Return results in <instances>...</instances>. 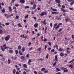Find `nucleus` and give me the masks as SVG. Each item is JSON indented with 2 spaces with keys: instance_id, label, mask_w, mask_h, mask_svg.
Returning a JSON list of instances; mask_svg holds the SVG:
<instances>
[{
  "instance_id": "obj_55",
  "label": "nucleus",
  "mask_w": 74,
  "mask_h": 74,
  "mask_svg": "<svg viewBox=\"0 0 74 74\" xmlns=\"http://www.w3.org/2000/svg\"><path fill=\"white\" fill-rule=\"evenodd\" d=\"M34 18L35 19V21H36V17H34Z\"/></svg>"
},
{
  "instance_id": "obj_32",
  "label": "nucleus",
  "mask_w": 74,
  "mask_h": 74,
  "mask_svg": "<svg viewBox=\"0 0 74 74\" xmlns=\"http://www.w3.org/2000/svg\"><path fill=\"white\" fill-rule=\"evenodd\" d=\"M56 62L53 64V67H55V65H56Z\"/></svg>"
},
{
  "instance_id": "obj_10",
  "label": "nucleus",
  "mask_w": 74,
  "mask_h": 74,
  "mask_svg": "<svg viewBox=\"0 0 74 74\" xmlns=\"http://www.w3.org/2000/svg\"><path fill=\"white\" fill-rule=\"evenodd\" d=\"M34 27L35 28L37 27H38V24L37 23H35V24L34 25Z\"/></svg>"
},
{
  "instance_id": "obj_34",
  "label": "nucleus",
  "mask_w": 74,
  "mask_h": 74,
  "mask_svg": "<svg viewBox=\"0 0 74 74\" xmlns=\"http://www.w3.org/2000/svg\"><path fill=\"white\" fill-rule=\"evenodd\" d=\"M45 70V68H42V69H41V71H43Z\"/></svg>"
},
{
  "instance_id": "obj_5",
  "label": "nucleus",
  "mask_w": 74,
  "mask_h": 74,
  "mask_svg": "<svg viewBox=\"0 0 74 74\" xmlns=\"http://www.w3.org/2000/svg\"><path fill=\"white\" fill-rule=\"evenodd\" d=\"M3 47H4V49H6L7 48H8V47H7V45L5 43L3 45Z\"/></svg>"
},
{
  "instance_id": "obj_20",
  "label": "nucleus",
  "mask_w": 74,
  "mask_h": 74,
  "mask_svg": "<svg viewBox=\"0 0 74 74\" xmlns=\"http://www.w3.org/2000/svg\"><path fill=\"white\" fill-rule=\"evenodd\" d=\"M21 45H19L18 46V49H19V50H21Z\"/></svg>"
},
{
  "instance_id": "obj_50",
  "label": "nucleus",
  "mask_w": 74,
  "mask_h": 74,
  "mask_svg": "<svg viewBox=\"0 0 74 74\" xmlns=\"http://www.w3.org/2000/svg\"><path fill=\"white\" fill-rule=\"evenodd\" d=\"M26 57L27 58H29V54H27Z\"/></svg>"
},
{
  "instance_id": "obj_54",
  "label": "nucleus",
  "mask_w": 74,
  "mask_h": 74,
  "mask_svg": "<svg viewBox=\"0 0 74 74\" xmlns=\"http://www.w3.org/2000/svg\"><path fill=\"white\" fill-rule=\"evenodd\" d=\"M62 8H65V6H64V5H62Z\"/></svg>"
},
{
  "instance_id": "obj_48",
  "label": "nucleus",
  "mask_w": 74,
  "mask_h": 74,
  "mask_svg": "<svg viewBox=\"0 0 74 74\" xmlns=\"http://www.w3.org/2000/svg\"><path fill=\"white\" fill-rule=\"evenodd\" d=\"M47 45H45V50H46V49H47Z\"/></svg>"
},
{
  "instance_id": "obj_40",
  "label": "nucleus",
  "mask_w": 74,
  "mask_h": 74,
  "mask_svg": "<svg viewBox=\"0 0 74 74\" xmlns=\"http://www.w3.org/2000/svg\"><path fill=\"white\" fill-rule=\"evenodd\" d=\"M28 17H29V15H27L25 17V19H26V18H27Z\"/></svg>"
},
{
  "instance_id": "obj_51",
  "label": "nucleus",
  "mask_w": 74,
  "mask_h": 74,
  "mask_svg": "<svg viewBox=\"0 0 74 74\" xmlns=\"http://www.w3.org/2000/svg\"><path fill=\"white\" fill-rule=\"evenodd\" d=\"M68 1H70V2H71V1H74V0H67Z\"/></svg>"
},
{
  "instance_id": "obj_9",
  "label": "nucleus",
  "mask_w": 74,
  "mask_h": 74,
  "mask_svg": "<svg viewBox=\"0 0 74 74\" xmlns=\"http://www.w3.org/2000/svg\"><path fill=\"white\" fill-rule=\"evenodd\" d=\"M21 59H22V60H25V57L24 56H22L20 57Z\"/></svg>"
},
{
  "instance_id": "obj_44",
  "label": "nucleus",
  "mask_w": 74,
  "mask_h": 74,
  "mask_svg": "<svg viewBox=\"0 0 74 74\" xmlns=\"http://www.w3.org/2000/svg\"><path fill=\"white\" fill-rule=\"evenodd\" d=\"M44 73H48V70H47L46 71H44Z\"/></svg>"
},
{
  "instance_id": "obj_27",
  "label": "nucleus",
  "mask_w": 74,
  "mask_h": 74,
  "mask_svg": "<svg viewBox=\"0 0 74 74\" xmlns=\"http://www.w3.org/2000/svg\"><path fill=\"white\" fill-rule=\"evenodd\" d=\"M1 11L3 13H4V12H5V9H4V8H3V10H2Z\"/></svg>"
},
{
  "instance_id": "obj_18",
  "label": "nucleus",
  "mask_w": 74,
  "mask_h": 74,
  "mask_svg": "<svg viewBox=\"0 0 74 74\" xmlns=\"http://www.w3.org/2000/svg\"><path fill=\"white\" fill-rule=\"evenodd\" d=\"M9 52L11 53H12V52H13V50H9Z\"/></svg>"
},
{
  "instance_id": "obj_23",
  "label": "nucleus",
  "mask_w": 74,
  "mask_h": 74,
  "mask_svg": "<svg viewBox=\"0 0 74 74\" xmlns=\"http://www.w3.org/2000/svg\"><path fill=\"white\" fill-rule=\"evenodd\" d=\"M74 61V59H73L71 61L69 62V63H72V62H73Z\"/></svg>"
},
{
  "instance_id": "obj_39",
  "label": "nucleus",
  "mask_w": 74,
  "mask_h": 74,
  "mask_svg": "<svg viewBox=\"0 0 74 74\" xmlns=\"http://www.w3.org/2000/svg\"><path fill=\"white\" fill-rule=\"evenodd\" d=\"M31 44H32V42H29V43H28V46L29 47V46H30V45H31Z\"/></svg>"
},
{
  "instance_id": "obj_28",
  "label": "nucleus",
  "mask_w": 74,
  "mask_h": 74,
  "mask_svg": "<svg viewBox=\"0 0 74 74\" xmlns=\"http://www.w3.org/2000/svg\"><path fill=\"white\" fill-rule=\"evenodd\" d=\"M15 52L16 53V54L17 55L18 53V51L17 50H16L15 51Z\"/></svg>"
},
{
  "instance_id": "obj_42",
  "label": "nucleus",
  "mask_w": 74,
  "mask_h": 74,
  "mask_svg": "<svg viewBox=\"0 0 74 74\" xmlns=\"http://www.w3.org/2000/svg\"><path fill=\"white\" fill-rule=\"evenodd\" d=\"M14 6H15L16 7H18V6H19V4H16L14 5Z\"/></svg>"
},
{
  "instance_id": "obj_22",
  "label": "nucleus",
  "mask_w": 74,
  "mask_h": 74,
  "mask_svg": "<svg viewBox=\"0 0 74 74\" xmlns=\"http://www.w3.org/2000/svg\"><path fill=\"white\" fill-rule=\"evenodd\" d=\"M47 29H48V27H46L45 28V34H46V31H47Z\"/></svg>"
},
{
  "instance_id": "obj_41",
  "label": "nucleus",
  "mask_w": 74,
  "mask_h": 74,
  "mask_svg": "<svg viewBox=\"0 0 74 74\" xmlns=\"http://www.w3.org/2000/svg\"><path fill=\"white\" fill-rule=\"evenodd\" d=\"M18 18H19V16H16L15 19H18Z\"/></svg>"
},
{
  "instance_id": "obj_24",
  "label": "nucleus",
  "mask_w": 74,
  "mask_h": 74,
  "mask_svg": "<svg viewBox=\"0 0 74 74\" xmlns=\"http://www.w3.org/2000/svg\"><path fill=\"white\" fill-rule=\"evenodd\" d=\"M16 72V70H15V69H14L13 71L12 72L13 73V74H15V72Z\"/></svg>"
},
{
  "instance_id": "obj_45",
  "label": "nucleus",
  "mask_w": 74,
  "mask_h": 74,
  "mask_svg": "<svg viewBox=\"0 0 74 74\" xmlns=\"http://www.w3.org/2000/svg\"><path fill=\"white\" fill-rule=\"evenodd\" d=\"M48 43L49 46H51V43L50 42H48Z\"/></svg>"
},
{
  "instance_id": "obj_53",
  "label": "nucleus",
  "mask_w": 74,
  "mask_h": 74,
  "mask_svg": "<svg viewBox=\"0 0 74 74\" xmlns=\"http://www.w3.org/2000/svg\"><path fill=\"white\" fill-rule=\"evenodd\" d=\"M54 51H55V50L54 49H53L52 50H51V52H54Z\"/></svg>"
},
{
  "instance_id": "obj_30",
  "label": "nucleus",
  "mask_w": 74,
  "mask_h": 74,
  "mask_svg": "<svg viewBox=\"0 0 74 74\" xmlns=\"http://www.w3.org/2000/svg\"><path fill=\"white\" fill-rule=\"evenodd\" d=\"M56 26H57V23H55V24H54V25L53 27V29H54V28L56 27Z\"/></svg>"
},
{
  "instance_id": "obj_29",
  "label": "nucleus",
  "mask_w": 74,
  "mask_h": 74,
  "mask_svg": "<svg viewBox=\"0 0 74 74\" xmlns=\"http://www.w3.org/2000/svg\"><path fill=\"white\" fill-rule=\"evenodd\" d=\"M19 53L20 55H23V54L22 53V52H21V51H19Z\"/></svg>"
},
{
  "instance_id": "obj_63",
  "label": "nucleus",
  "mask_w": 74,
  "mask_h": 74,
  "mask_svg": "<svg viewBox=\"0 0 74 74\" xmlns=\"http://www.w3.org/2000/svg\"><path fill=\"white\" fill-rule=\"evenodd\" d=\"M72 37L73 39H74V35H72Z\"/></svg>"
},
{
  "instance_id": "obj_60",
  "label": "nucleus",
  "mask_w": 74,
  "mask_h": 74,
  "mask_svg": "<svg viewBox=\"0 0 74 74\" xmlns=\"http://www.w3.org/2000/svg\"><path fill=\"white\" fill-rule=\"evenodd\" d=\"M68 22V19L66 18L65 20V22Z\"/></svg>"
},
{
  "instance_id": "obj_1",
  "label": "nucleus",
  "mask_w": 74,
  "mask_h": 74,
  "mask_svg": "<svg viewBox=\"0 0 74 74\" xmlns=\"http://www.w3.org/2000/svg\"><path fill=\"white\" fill-rule=\"evenodd\" d=\"M61 70H64L63 72H64V73H65L66 72H68V71H69V70L67 69V68H66L62 67L61 68Z\"/></svg>"
},
{
  "instance_id": "obj_35",
  "label": "nucleus",
  "mask_w": 74,
  "mask_h": 74,
  "mask_svg": "<svg viewBox=\"0 0 74 74\" xmlns=\"http://www.w3.org/2000/svg\"><path fill=\"white\" fill-rule=\"evenodd\" d=\"M10 61H11V60L10 59H8V64H10Z\"/></svg>"
},
{
  "instance_id": "obj_13",
  "label": "nucleus",
  "mask_w": 74,
  "mask_h": 74,
  "mask_svg": "<svg viewBox=\"0 0 74 74\" xmlns=\"http://www.w3.org/2000/svg\"><path fill=\"white\" fill-rule=\"evenodd\" d=\"M20 2H21L22 3H25V0H20Z\"/></svg>"
},
{
  "instance_id": "obj_2",
  "label": "nucleus",
  "mask_w": 74,
  "mask_h": 74,
  "mask_svg": "<svg viewBox=\"0 0 74 74\" xmlns=\"http://www.w3.org/2000/svg\"><path fill=\"white\" fill-rule=\"evenodd\" d=\"M56 3H58V7H61V5H60V0H56L55 1Z\"/></svg>"
},
{
  "instance_id": "obj_17",
  "label": "nucleus",
  "mask_w": 74,
  "mask_h": 74,
  "mask_svg": "<svg viewBox=\"0 0 74 74\" xmlns=\"http://www.w3.org/2000/svg\"><path fill=\"white\" fill-rule=\"evenodd\" d=\"M23 67L25 68H27V65L26 64H24L23 65Z\"/></svg>"
},
{
  "instance_id": "obj_6",
  "label": "nucleus",
  "mask_w": 74,
  "mask_h": 74,
  "mask_svg": "<svg viewBox=\"0 0 74 74\" xmlns=\"http://www.w3.org/2000/svg\"><path fill=\"white\" fill-rule=\"evenodd\" d=\"M51 10H52V11H57L58 10H56V9H53V8H52V7H51Z\"/></svg>"
},
{
  "instance_id": "obj_3",
  "label": "nucleus",
  "mask_w": 74,
  "mask_h": 74,
  "mask_svg": "<svg viewBox=\"0 0 74 74\" xmlns=\"http://www.w3.org/2000/svg\"><path fill=\"white\" fill-rule=\"evenodd\" d=\"M10 37H11V35H8L7 36H6L5 37V40H6V41H8Z\"/></svg>"
},
{
  "instance_id": "obj_7",
  "label": "nucleus",
  "mask_w": 74,
  "mask_h": 74,
  "mask_svg": "<svg viewBox=\"0 0 74 74\" xmlns=\"http://www.w3.org/2000/svg\"><path fill=\"white\" fill-rule=\"evenodd\" d=\"M55 60L56 62H58V56L56 55L55 58Z\"/></svg>"
},
{
  "instance_id": "obj_19",
  "label": "nucleus",
  "mask_w": 74,
  "mask_h": 74,
  "mask_svg": "<svg viewBox=\"0 0 74 74\" xmlns=\"http://www.w3.org/2000/svg\"><path fill=\"white\" fill-rule=\"evenodd\" d=\"M63 50V49H61V48H60L59 49L58 51H59V52H62V51Z\"/></svg>"
},
{
  "instance_id": "obj_25",
  "label": "nucleus",
  "mask_w": 74,
  "mask_h": 74,
  "mask_svg": "<svg viewBox=\"0 0 74 74\" xmlns=\"http://www.w3.org/2000/svg\"><path fill=\"white\" fill-rule=\"evenodd\" d=\"M1 50L3 51V52H4V51H5V50L4 49H3V47H2V46H1Z\"/></svg>"
},
{
  "instance_id": "obj_37",
  "label": "nucleus",
  "mask_w": 74,
  "mask_h": 74,
  "mask_svg": "<svg viewBox=\"0 0 74 74\" xmlns=\"http://www.w3.org/2000/svg\"><path fill=\"white\" fill-rule=\"evenodd\" d=\"M59 27V25H58L56 27H55V28L57 29H58Z\"/></svg>"
},
{
  "instance_id": "obj_46",
  "label": "nucleus",
  "mask_w": 74,
  "mask_h": 74,
  "mask_svg": "<svg viewBox=\"0 0 74 74\" xmlns=\"http://www.w3.org/2000/svg\"><path fill=\"white\" fill-rule=\"evenodd\" d=\"M18 25L19 26V27H22V26L21 25V24H20V23H18Z\"/></svg>"
},
{
  "instance_id": "obj_62",
  "label": "nucleus",
  "mask_w": 74,
  "mask_h": 74,
  "mask_svg": "<svg viewBox=\"0 0 74 74\" xmlns=\"http://www.w3.org/2000/svg\"><path fill=\"white\" fill-rule=\"evenodd\" d=\"M34 73L35 74H37V71H34Z\"/></svg>"
},
{
  "instance_id": "obj_26",
  "label": "nucleus",
  "mask_w": 74,
  "mask_h": 74,
  "mask_svg": "<svg viewBox=\"0 0 74 74\" xmlns=\"http://www.w3.org/2000/svg\"><path fill=\"white\" fill-rule=\"evenodd\" d=\"M46 58V59H48V58H49V54H47Z\"/></svg>"
},
{
  "instance_id": "obj_31",
  "label": "nucleus",
  "mask_w": 74,
  "mask_h": 74,
  "mask_svg": "<svg viewBox=\"0 0 74 74\" xmlns=\"http://www.w3.org/2000/svg\"><path fill=\"white\" fill-rule=\"evenodd\" d=\"M69 67H71V68H73V65H70L69 66Z\"/></svg>"
},
{
  "instance_id": "obj_56",
  "label": "nucleus",
  "mask_w": 74,
  "mask_h": 74,
  "mask_svg": "<svg viewBox=\"0 0 74 74\" xmlns=\"http://www.w3.org/2000/svg\"><path fill=\"white\" fill-rule=\"evenodd\" d=\"M32 49H33V47H32L30 49H29V51H31L32 50Z\"/></svg>"
},
{
  "instance_id": "obj_14",
  "label": "nucleus",
  "mask_w": 74,
  "mask_h": 74,
  "mask_svg": "<svg viewBox=\"0 0 74 74\" xmlns=\"http://www.w3.org/2000/svg\"><path fill=\"white\" fill-rule=\"evenodd\" d=\"M60 55L61 56L63 57L64 56V53H63L61 52L60 53Z\"/></svg>"
},
{
  "instance_id": "obj_61",
  "label": "nucleus",
  "mask_w": 74,
  "mask_h": 74,
  "mask_svg": "<svg viewBox=\"0 0 74 74\" xmlns=\"http://www.w3.org/2000/svg\"><path fill=\"white\" fill-rule=\"evenodd\" d=\"M16 7H15V6H13V9L14 10H16Z\"/></svg>"
},
{
  "instance_id": "obj_43",
  "label": "nucleus",
  "mask_w": 74,
  "mask_h": 74,
  "mask_svg": "<svg viewBox=\"0 0 74 74\" xmlns=\"http://www.w3.org/2000/svg\"><path fill=\"white\" fill-rule=\"evenodd\" d=\"M5 25H7L8 26V25H10V23H7L5 24Z\"/></svg>"
},
{
  "instance_id": "obj_11",
  "label": "nucleus",
  "mask_w": 74,
  "mask_h": 74,
  "mask_svg": "<svg viewBox=\"0 0 74 74\" xmlns=\"http://www.w3.org/2000/svg\"><path fill=\"white\" fill-rule=\"evenodd\" d=\"M8 9L9 10V12H11V11H12V8H11V7L10 6L9 7Z\"/></svg>"
},
{
  "instance_id": "obj_64",
  "label": "nucleus",
  "mask_w": 74,
  "mask_h": 74,
  "mask_svg": "<svg viewBox=\"0 0 74 74\" xmlns=\"http://www.w3.org/2000/svg\"><path fill=\"white\" fill-rule=\"evenodd\" d=\"M56 74H61V73L58 72V73H57Z\"/></svg>"
},
{
  "instance_id": "obj_47",
  "label": "nucleus",
  "mask_w": 74,
  "mask_h": 74,
  "mask_svg": "<svg viewBox=\"0 0 74 74\" xmlns=\"http://www.w3.org/2000/svg\"><path fill=\"white\" fill-rule=\"evenodd\" d=\"M52 14H57V13H56V12H52Z\"/></svg>"
},
{
  "instance_id": "obj_12",
  "label": "nucleus",
  "mask_w": 74,
  "mask_h": 74,
  "mask_svg": "<svg viewBox=\"0 0 74 74\" xmlns=\"http://www.w3.org/2000/svg\"><path fill=\"white\" fill-rule=\"evenodd\" d=\"M46 22V20H44V21H41V23H43V24H46V23L45 22Z\"/></svg>"
},
{
  "instance_id": "obj_15",
  "label": "nucleus",
  "mask_w": 74,
  "mask_h": 74,
  "mask_svg": "<svg viewBox=\"0 0 74 74\" xmlns=\"http://www.w3.org/2000/svg\"><path fill=\"white\" fill-rule=\"evenodd\" d=\"M25 51V47H23L22 49V52H24Z\"/></svg>"
},
{
  "instance_id": "obj_21",
  "label": "nucleus",
  "mask_w": 74,
  "mask_h": 74,
  "mask_svg": "<svg viewBox=\"0 0 74 74\" xmlns=\"http://www.w3.org/2000/svg\"><path fill=\"white\" fill-rule=\"evenodd\" d=\"M74 0H73V1H72L70 3V5H73L74 4Z\"/></svg>"
},
{
  "instance_id": "obj_16",
  "label": "nucleus",
  "mask_w": 74,
  "mask_h": 74,
  "mask_svg": "<svg viewBox=\"0 0 74 74\" xmlns=\"http://www.w3.org/2000/svg\"><path fill=\"white\" fill-rule=\"evenodd\" d=\"M32 62V60L30 59H29V61L28 62V63L29 65H30V63Z\"/></svg>"
},
{
  "instance_id": "obj_59",
  "label": "nucleus",
  "mask_w": 74,
  "mask_h": 74,
  "mask_svg": "<svg viewBox=\"0 0 74 74\" xmlns=\"http://www.w3.org/2000/svg\"><path fill=\"white\" fill-rule=\"evenodd\" d=\"M23 74H26V73L25 71H24L23 72Z\"/></svg>"
},
{
  "instance_id": "obj_49",
  "label": "nucleus",
  "mask_w": 74,
  "mask_h": 74,
  "mask_svg": "<svg viewBox=\"0 0 74 74\" xmlns=\"http://www.w3.org/2000/svg\"><path fill=\"white\" fill-rule=\"evenodd\" d=\"M41 47H39L38 49V52H40L41 51Z\"/></svg>"
},
{
  "instance_id": "obj_57",
  "label": "nucleus",
  "mask_w": 74,
  "mask_h": 74,
  "mask_svg": "<svg viewBox=\"0 0 74 74\" xmlns=\"http://www.w3.org/2000/svg\"><path fill=\"white\" fill-rule=\"evenodd\" d=\"M31 12H32V15L34 14V11H32Z\"/></svg>"
},
{
  "instance_id": "obj_36",
  "label": "nucleus",
  "mask_w": 74,
  "mask_h": 74,
  "mask_svg": "<svg viewBox=\"0 0 74 74\" xmlns=\"http://www.w3.org/2000/svg\"><path fill=\"white\" fill-rule=\"evenodd\" d=\"M25 9H26V8H30V7L28 6H27L25 7Z\"/></svg>"
},
{
  "instance_id": "obj_52",
  "label": "nucleus",
  "mask_w": 74,
  "mask_h": 74,
  "mask_svg": "<svg viewBox=\"0 0 74 74\" xmlns=\"http://www.w3.org/2000/svg\"><path fill=\"white\" fill-rule=\"evenodd\" d=\"M47 41V39L46 38L44 39L43 40V41Z\"/></svg>"
},
{
  "instance_id": "obj_4",
  "label": "nucleus",
  "mask_w": 74,
  "mask_h": 74,
  "mask_svg": "<svg viewBox=\"0 0 74 74\" xmlns=\"http://www.w3.org/2000/svg\"><path fill=\"white\" fill-rule=\"evenodd\" d=\"M44 15H47V12H42L40 14V16H44Z\"/></svg>"
},
{
  "instance_id": "obj_58",
  "label": "nucleus",
  "mask_w": 74,
  "mask_h": 74,
  "mask_svg": "<svg viewBox=\"0 0 74 74\" xmlns=\"http://www.w3.org/2000/svg\"><path fill=\"white\" fill-rule=\"evenodd\" d=\"M67 53L68 54H69V53H70V51H67Z\"/></svg>"
},
{
  "instance_id": "obj_8",
  "label": "nucleus",
  "mask_w": 74,
  "mask_h": 74,
  "mask_svg": "<svg viewBox=\"0 0 74 74\" xmlns=\"http://www.w3.org/2000/svg\"><path fill=\"white\" fill-rule=\"evenodd\" d=\"M36 4H34L33 5V7L32 8V9L34 10V9H36Z\"/></svg>"
},
{
  "instance_id": "obj_38",
  "label": "nucleus",
  "mask_w": 74,
  "mask_h": 74,
  "mask_svg": "<svg viewBox=\"0 0 74 74\" xmlns=\"http://www.w3.org/2000/svg\"><path fill=\"white\" fill-rule=\"evenodd\" d=\"M3 32V30H2L1 29H0V34H1L2 32Z\"/></svg>"
},
{
  "instance_id": "obj_33",
  "label": "nucleus",
  "mask_w": 74,
  "mask_h": 74,
  "mask_svg": "<svg viewBox=\"0 0 74 74\" xmlns=\"http://www.w3.org/2000/svg\"><path fill=\"white\" fill-rule=\"evenodd\" d=\"M56 69L58 71H60V69H59V68L57 67Z\"/></svg>"
}]
</instances>
